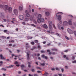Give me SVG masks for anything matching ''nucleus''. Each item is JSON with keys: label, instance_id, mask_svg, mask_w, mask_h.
I'll list each match as a JSON object with an SVG mask.
<instances>
[{"label": "nucleus", "instance_id": "nucleus-1", "mask_svg": "<svg viewBox=\"0 0 76 76\" xmlns=\"http://www.w3.org/2000/svg\"><path fill=\"white\" fill-rule=\"evenodd\" d=\"M0 7L1 8H3L4 10H8L9 12L11 13L12 11V8L11 7H9L7 5H5L4 7L2 5H0Z\"/></svg>", "mask_w": 76, "mask_h": 76}, {"label": "nucleus", "instance_id": "nucleus-2", "mask_svg": "<svg viewBox=\"0 0 76 76\" xmlns=\"http://www.w3.org/2000/svg\"><path fill=\"white\" fill-rule=\"evenodd\" d=\"M60 13H62V14H63V12H58L56 14V17H58V20L60 21V23L61 24L62 23V21L61 20V15H59Z\"/></svg>", "mask_w": 76, "mask_h": 76}, {"label": "nucleus", "instance_id": "nucleus-3", "mask_svg": "<svg viewBox=\"0 0 76 76\" xmlns=\"http://www.w3.org/2000/svg\"><path fill=\"white\" fill-rule=\"evenodd\" d=\"M67 31L69 32V34H73V32L74 33V34L75 37H76V31H72L69 28H68L67 29Z\"/></svg>", "mask_w": 76, "mask_h": 76}, {"label": "nucleus", "instance_id": "nucleus-4", "mask_svg": "<svg viewBox=\"0 0 76 76\" xmlns=\"http://www.w3.org/2000/svg\"><path fill=\"white\" fill-rule=\"evenodd\" d=\"M48 24H49V29H50V31H52V30L53 29V28L52 27V25H53L52 22L51 21H49L48 22Z\"/></svg>", "mask_w": 76, "mask_h": 76}, {"label": "nucleus", "instance_id": "nucleus-5", "mask_svg": "<svg viewBox=\"0 0 76 76\" xmlns=\"http://www.w3.org/2000/svg\"><path fill=\"white\" fill-rule=\"evenodd\" d=\"M58 28L59 29H62V30H63V29H64V28L63 27H60V24H58Z\"/></svg>", "mask_w": 76, "mask_h": 76}, {"label": "nucleus", "instance_id": "nucleus-6", "mask_svg": "<svg viewBox=\"0 0 76 76\" xmlns=\"http://www.w3.org/2000/svg\"><path fill=\"white\" fill-rule=\"evenodd\" d=\"M19 18L20 20H23V16L22 15H20L19 16Z\"/></svg>", "mask_w": 76, "mask_h": 76}, {"label": "nucleus", "instance_id": "nucleus-7", "mask_svg": "<svg viewBox=\"0 0 76 76\" xmlns=\"http://www.w3.org/2000/svg\"><path fill=\"white\" fill-rule=\"evenodd\" d=\"M26 16L27 17H30V16H31V15L29 14L27 12V10L26 11Z\"/></svg>", "mask_w": 76, "mask_h": 76}, {"label": "nucleus", "instance_id": "nucleus-8", "mask_svg": "<svg viewBox=\"0 0 76 76\" xmlns=\"http://www.w3.org/2000/svg\"><path fill=\"white\" fill-rule=\"evenodd\" d=\"M63 25L65 26H67L68 25V22L67 21H65L63 22Z\"/></svg>", "mask_w": 76, "mask_h": 76}, {"label": "nucleus", "instance_id": "nucleus-9", "mask_svg": "<svg viewBox=\"0 0 76 76\" xmlns=\"http://www.w3.org/2000/svg\"><path fill=\"white\" fill-rule=\"evenodd\" d=\"M14 13L15 15L18 14V10L16 9H14Z\"/></svg>", "mask_w": 76, "mask_h": 76}, {"label": "nucleus", "instance_id": "nucleus-10", "mask_svg": "<svg viewBox=\"0 0 76 76\" xmlns=\"http://www.w3.org/2000/svg\"><path fill=\"white\" fill-rule=\"evenodd\" d=\"M68 23L69 25H72V20H68Z\"/></svg>", "mask_w": 76, "mask_h": 76}, {"label": "nucleus", "instance_id": "nucleus-11", "mask_svg": "<svg viewBox=\"0 0 76 76\" xmlns=\"http://www.w3.org/2000/svg\"><path fill=\"white\" fill-rule=\"evenodd\" d=\"M45 29H47L48 28V26L46 24H44L42 26Z\"/></svg>", "mask_w": 76, "mask_h": 76}, {"label": "nucleus", "instance_id": "nucleus-12", "mask_svg": "<svg viewBox=\"0 0 76 76\" xmlns=\"http://www.w3.org/2000/svg\"><path fill=\"white\" fill-rule=\"evenodd\" d=\"M0 57L1 59H2V60H5V59H6L5 58L3 57V55H2L1 54L0 55Z\"/></svg>", "mask_w": 76, "mask_h": 76}, {"label": "nucleus", "instance_id": "nucleus-13", "mask_svg": "<svg viewBox=\"0 0 76 76\" xmlns=\"http://www.w3.org/2000/svg\"><path fill=\"white\" fill-rule=\"evenodd\" d=\"M29 18H26L24 20V22H26V21L27 22H28V21H29Z\"/></svg>", "mask_w": 76, "mask_h": 76}, {"label": "nucleus", "instance_id": "nucleus-14", "mask_svg": "<svg viewBox=\"0 0 76 76\" xmlns=\"http://www.w3.org/2000/svg\"><path fill=\"white\" fill-rule=\"evenodd\" d=\"M37 22L39 23H40L41 22V18L38 19L37 20Z\"/></svg>", "mask_w": 76, "mask_h": 76}, {"label": "nucleus", "instance_id": "nucleus-15", "mask_svg": "<svg viewBox=\"0 0 76 76\" xmlns=\"http://www.w3.org/2000/svg\"><path fill=\"white\" fill-rule=\"evenodd\" d=\"M4 32L5 33H6L7 34H9V33H8L9 32V31H7V30H4Z\"/></svg>", "mask_w": 76, "mask_h": 76}, {"label": "nucleus", "instance_id": "nucleus-16", "mask_svg": "<svg viewBox=\"0 0 76 76\" xmlns=\"http://www.w3.org/2000/svg\"><path fill=\"white\" fill-rule=\"evenodd\" d=\"M42 17V15L41 14H39L38 16V19H41Z\"/></svg>", "mask_w": 76, "mask_h": 76}, {"label": "nucleus", "instance_id": "nucleus-17", "mask_svg": "<svg viewBox=\"0 0 76 76\" xmlns=\"http://www.w3.org/2000/svg\"><path fill=\"white\" fill-rule=\"evenodd\" d=\"M45 14L46 16H49L50 15V13L48 12H45Z\"/></svg>", "mask_w": 76, "mask_h": 76}, {"label": "nucleus", "instance_id": "nucleus-18", "mask_svg": "<svg viewBox=\"0 0 76 76\" xmlns=\"http://www.w3.org/2000/svg\"><path fill=\"white\" fill-rule=\"evenodd\" d=\"M21 69L22 70H23V68L25 67V66L23 64H22L21 65Z\"/></svg>", "mask_w": 76, "mask_h": 76}, {"label": "nucleus", "instance_id": "nucleus-19", "mask_svg": "<svg viewBox=\"0 0 76 76\" xmlns=\"http://www.w3.org/2000/svg\"><path fill=\"white\" fill-rule=\"evenodd\" d=\"M27 59L29 60V54L28 53H27Z\"/></svg>", "mask_w": 76, "mask_h": 76}, {"label": "nucleus", "instance_id": "nucleus-20", "mask_svg": "<svg viewBox=\"0 0 76 76\" xmlns=\"http://www.w3.org/2000/svg\"><path fill=\"white\" fill-rule=\"evenodd\" d=\"M33 17H32V16H31L29 18L30 20L31 21L33 20Z\"/></svg>", "mask_w": 76, "mask_h": 76}, {"label": "nucleus", "instance_id": "nucleus-21", "mask_svg": "<svg viewBox=\"0 0 76 76\" xmlns=\"http://www.w3.org/2000/svg\"><path fill=\"white\" fill-rule=\"evenodd\" d=\"M19 9L20 10H23V7H22V6H20L19 7Z\"/></svg>", "mask_w": 76, "mask_h": 76}, {"label": "nucleus", "instance_id": "nucleus-22", "mask_svg": "<svg viewBox=\"0 0 76 76\" xmlns=\"http://www.w3.org/2000/svg\"><path fill=\"white\" fill-rule=\"evenodd\" d=\"M41 22H44V19L43 18H40Z\"/></svg>", "mask_w": 76, "mask_h": 76}, {"label": "nucleus", "instance_id": "nucleus-23", "mask_svg": "<svg viewBox=\"0 0 76 76\" xmlns=\"http://www.w3.org/2000/svg\"><path fill=\"white\" fill-rule=\"evenodd\" d=\"M52 50L53 51H57V50L56 49H52Z\"/></svg>", "mask_w": 76, "mask_h": 76}, {"label": "nucleus", "instance_id": "nucleus-24", "mask_svg": "<svg viewBox=\"0 0 76 76\" xmlns=\"http://www.w3.org/2000/svg\"><path fill=\"white\" fill-rule=\"evenodd\" d=\"M40 64H41V66H45V63H40Z\"/></svg>", "mask_w": 76, "mask_h": 76}, {"label": "nucleus", "instance_id": "nucleus-25", "mask_svg": "<svg viewBox=\"0 0 76 76\" xmlns=\"http://www.w3.org/2000/svg\"><path fill=\"white\" fill-rule=\"evenodd\" d=\"M14 66L12 65H11V66L7 67L8 68H11V67H13Z\"/></svg>", "mask_w": 76, "mask_h": 76}, {"label": "nucleus", "instance_id": "nucleus-26", "mask_svg": "<svg viewBox=\"0 0 76 76\" xmlns=\"http://www.w3.org/2000/svg\"><path fill=\"white\" fill-rule=\"evenodd\" d=\"M1 16L2 19H4L5 18V16L4 15H1Z\"/></svg>", "mask_w": 76, "mask_h": 76}, {"label": "nucleus", "instance_id": "nucleus-27", "mask_svg": "<svg viewBox=\"0 0 76 76\" xmlns=\"http://www.w3.org/2000/svg\"><path fill=\"white\" fill-rule=\"evenodd\" d=\"M31 26H33V27H34L35 28H36V26L34 24H31Z\"/></svg>", "mask_w": 76, "mask_h": 76}, {"label": "nucleus", "instance_id": "nucleus-28", "mask_svg": "<svg viewBox=\"0 0 76 76\" xmlns=\"http://www.w3.org/2000/svg\"><path fill=\"white\" fill-rule=\"evenodd\" d=\"M53 28L54 29H56V26H55V25L54 24H53Z\"/></svg>", "mask_w": 76, "mask_h": 76}, {"label": "nucleus", "instance_id": "nucleus-29", "mask_svg": "<svg viewBox=\"0 0 76 76\" xmlns=\"http://www.w3.org/2000/svg\"><path fill=\"white\" fill-rule=\"evenodd\" d=\"M34 22L36 24V25L37 24V21H36V20H34Z\"/></svg>", "mask_w": 76, "mask_h": 76}, {"label": "nucleus", "instance_id": "nucleus-30", "mask_svg": "<svg viewBox=\"0 0 76 76\" xmlns=\"http://www.w3.org/2000/svg\"><path fill=\"white\" fill-rule=\"evenodd\" d=\"M1 70H4V71H6V69L3 68L1 69Z\"/></svg>", "mask_w": 76, "mask_h": 76}, {"label": "nucleus", "instance_id": "nucleus-31", "mask_svg": "<svg viewBox=\"0 0 76 76\" xmlns=\"http://www.w3.org/2000/svg\"><path fill=\"white\" fill-rule=\"evenodd\" d=\"M56 35H57V36H58L59 37H60V36H61V35H60V34L58 33L56 34Z\"/></svg>", "mask_w": 76, "mask_h": 76}, {"label": "nucleus", "instance_id": "nucleus-32", "mask_svg": "<svg viewBox=\"0 0 76 76\" xmlns=\"http://www.w3.org/2000/svg\"><path fill=\"white\" fill-rule=\"evenodd\" d=\"M65 38L67 40H69V37H67L65 36Z\"/></svg>", "mask_w": 76, "mask_h": 76}, {"label": "nucleus", "instance_id": "nucleus-33", "mask_svg": "<svg viewBox=\"0 0 76 76\" xmlns=\"http://www.w3.org/2000/svg\"><path fill=\"white\" fill-rule=\"evenodd\" d=\"M36 69H40V70H42V69H41V68L39 67H36Z\"/></svg>", "mask_w": 76, "mask_h": 76}, {"label": "nucleus", "instance_id": "nucleus-34", "mask_svg": "<svg viewBox=\"0 0 76 76\" xmlns=\"http://www.w3.org/2000/svg\"><path fill=\"white\" fill-rule=\"evenodd\" d=\"M38 48L39 49V50H41V46H40V45H39L38 46Z\"/></svg>", "mask_w": 76, "mask_h": 76}, {"label": "nucleus", "instance_id": "nucleus-35", "mask_svg": "<svg viewBox=\"0 0 76 76\" xmlns=\"http://www.w3.org/2000/svg\"><path fill=\"white\" fill-rule=\"evenodd\" d=\"M34 15L36 16H38V14H37V13H35L34 14Z\"/></svg>", "mask_w": 76, "mask_h": 76}, {"label": "nucleus", "instance_id": "nucleus-36", "mask_svg": "<svg viewBox=\"0 0 76 76\" xmlns=\"http://www.w3.org/2000/svg\"><path fill=\"white\" fill-rule=\"evenodd\" d=\"M35 48H36V47L34 46L33 47V48L31 49V50H34V49H35Z\"/></svg>", "mask_w": 76, "mask_h": 76}, {"label": "nucleus", "instance_id": "nucleus-37", "mask_svg": "<svg viewBox=\"0 0 76 76\" xmlns=\"http://www.w3.org/2000/svg\"><path fill=\"white\" fill-rule=\"evenodd\" d=\"M27 38L28 39H32V37H27Z\"/></svg>", "mask_w": 76, "mask_h": 76}, {"label": "nucleus", "instance_id": "nucleus-38", "mask_svg": "<svg viewBox=\"0 0 76 76\" xmlns=\"http://www.w3.org/2000/svg\"><path fill=\"white\" fill-rule=\"evenodd\" d=\"M12 20H13V21H15L16 20V19L13 18H12Z\"/></svg>", "mask_w": 76, "mask_h": 76}, {"label": "nucleus", "instance_id": "nucleus-39", "mask_svg": "<svg viewBox=\"0 0 76 76\" xmlns=\"http://www.w3.org/2000/svg\"><path fill=\"white\" fill-rule=\"evenodd\" d=\"M52 54H53V55H55V54H56V53L53 52Z\"/></svg>", "mask_w": 76, "mask_h": 76}, {"label": "nucleus", "instance_id": "nucleus-40", "mask_svg": "<svg viewBox=\"0 0 76 76\" xmlns=\"http://www.w3.org/2000/svg\"><path fill=\"white\" fill-rule=\"evenodd\" d=\"M72 60H75V56H72Z\"/></svg>", "mask_w": 76, "mask_h": 76}, {"label": "nucleus", "instance_id": "nucleus-41", "mask_svg": "<svg viewBox=\"0 0 76 76\" xmlns=\"http://www.w3.org/2000/svg\"><path fill=\"white\" fill-rule=\"evenodd\" d=\"M31 44L32 45H34V42H31Z\"/></svg>", "mask_w": 76, "mask_h": 76}, {"label": "nucleus", "instance_id": "nucleus-42", "mask_svg": "<svg viewBox=\"0 0 76 76\" xmlns=\"http://www.w3.org/2000/svg\"><path fill=\"white\" fill-rule=\"evenodd\" d=\"M35 42L37 43V42H38V41L37 40H35L34 41Z\"/></svg>", "mask_w": 76, "mask_h": 76}, {"label": "nucleus", "instance_id": "nucleus-43", "mask_svg": "<svg viewBox=\"0 0 76 76\" xmlns=\"http://www.w3.org/2000/svg\"><path fill=\"white\" fill-rule=\"evenodd\" d=\"M42 57L43 58H44L45 57V55H43L42 56Z\"/></svg>", "mask_w": 76, "mask_h": 76}, {"label": "nucleus", "instance_id": "nucleus-44", "mask_svg": "<svg viewBox=\"0 0 76 76\" xmlns=\"http://www.w3.org/2000/svg\"><path fill=\"white\" fill-rule=\"evenodd\" d=\"M41 53H45V51H43V50H42L41 51Z\"/></svg>", "mask_w": 76, "mask_h": 76}, {"label": "nucleus", "instance_id": "nucleus-45", "mask_svg": "<svg viewBox=\"0 0 76 76\" xmlns=\"http://www.w3.org/2000/svg\"><path fill=\"white\" fill-rule=\"evenodd\" d=\"M22 23L23 25H26V23H25V22H22Z\"/></svg>", "mask_w": 76, "mask_h": 76}, {"label": "nucleus", "instance_id": "nucleus-46", "mask_svg": "<svg viewBox=\"0 0 76 76\" xmlns=\"http://www.w3.org/2000/svg\"><path fill=\"white\" fill-rule=\"evenodd\" d=\"M68 51H69V50H65L64 51V52H65V53H67V52H68Z\"/></svg>", "mask_w": 76, "mask_h": 76}, {"label": "nucleus", "instance_id": "nucleus-47", "mask_svg": "<svg viewBox=\"0 0 76 76\" xmlns=\"http://www.w3.org/2000/svg\"><path fill=\"white\" fill-rule=\"evenodd\" d=\"M45 58L46 60H47V59H48V58L46 56L45 57Z\"/></svg>", "mask_w": 76, "mask_h": 76}, {"label": "nucleus", "instance_id": "nucleus-48", "mask_svg": "<svg viewBox=\"0 0 76 76\" xmlns=\"http://www.w3.org/2000/svg\"><path fill=\"white\" fill-rule=\"evenodd\" d=\"M76 61H75L72 62V63H76Z\"/></svg>", "mask_w": 76, "mask_h": 76}, {"label": "nucleus", "instance_id": "nucleus-49", "mask_svg": "<svg viewBox=\"0 0 76 76\" xmlns=\"http://www.w3.org/2000/svg\"><path fill=\"white\" fill-rule=\"evenodd\" d=\"M56 70H58V71L60 70L59 69H58V68H56Z\"/></svg>", "mask_w": 76, "mask_h": 76}, {"label": "nucleus", "instance_id": "nucleus-50", "mask_svg": "<svg viewBox=\"0 0 76 76\" xmlns=\"http://www.w3.org/2000/svg\"><path fill=\"white\" fill-rule=\"evenodd\" d=\"M14 42V41H13V40L9 41L10 42Z\"/></svg>", "mask_w": 76, "mask_h": 76}, {"label": "nucleus", "instance_id": "nucleus-51", "mask_svg": "<svg viewBox=\"0 0 76 76\" xmlns=\"http://www.w3.org/2000/svg\"><path fill=\"white\" fill-rule=\"evenodd\" d=\"M31 71L33 72H35V70H34V69H31Z\"/></svg>", "mask_w": 76, "mask_h": 76}, {"label": "nucleus", "instance_id": "nucleus-52", "mask_svg": "<svg viewBox=\"0 0 76 76\" xmlns=\"http://www.w3.org/2000/svg\"><path fill=\"white\" fill-rule=\"evenodd\" d=\"M18 61H16L15 62V64H18Z\"/></svg>", "mask_w": 76, "mask_h": 76}, {"label": "nucleus", "instance_id": "nucleus-53", "mask_svg": "<svg viewBox=\"0 0 76 76\" xmlns=\"http://www.w3.org/2000/svg\"><path fill=\"white\" fill-rule=\"evenodd\" d=\"M0 26H2V27L3 28H4V26L3 25H0Z\"/></svg>", "mask_w": 76, "mask_h": 76}, {"label": "nucleus", "instance_id": "nucleus-54", "mask_svg": "<svg viewBox=\"0 0 76 76\" xmlns=\"http://www.w3.org/2000/svg\"><path fill=\"white\" fill-rule=\"evenodd\" d=\"M61 71H62V72H63V71H64V69H61Z\"/></svg>", "mask_w": 76, "mask_h": 76}, {"label": "nucleus", "instance_id": "nucleus-55", "mask_svg": "<svg viewBox=\"0 0 76 76\" xmlns=\"http://www.w3.org/2000/svg\"><path fill=\"white\" fill-rule=\"evenodd\" d=\"M37 73H41V71H37Z\"/></svg>", "mask_w": 76, "mask_h": 76}, {"label": "nucleus", "instance_id": "nucleus-56", "mask_svg": "<svg viewBox=\"0 0 76 76\" xmlns=\"http://www.w3.org/2000/svg\"><path fill=\"white\" fill-rule=\"evenodd\" d=\"M51 70H55V69L54 68H52L51 69Z\"/></svg>", "mask_w": 76, "mask_h": 76}, {"label": "nucleus", "instance_id": "nucleus-57", "mask_svg": "<svg viewBox=\"0 0 76 76\" xmlns=\"http://www.w3.org/2000/svg\"><path fill=\"white\" fill-rule=\"evenodd\" d=\"M47 51L48 53H50V50H47Z\"/></svg>", "mask_w": 76, "mask_h": 76}, {"label": "nucleus", "instance_id": "nucleus-58", "mask_svg": "<svg viewBox=\"0 0 76 76\" xmlns=\"http://www.w3.org/2000/svg\"><path fill=\"white\" fill-rule=\"evenodd\" d=\"M66 56L65 55H64V58H66Z\"/></svg>", "mask_w": 76, "mask_h": 76}, {"label": "nucleus", "instance_id": "nucleus-59", "mask_svg": "<svg viewBox=\"0 0 76 76\" xmlns=\"http://www.w3.org/2000/svg\"><path fill=\"white\" fill-rule=\"evenodd\" d=\"M65 69H68V66H66Z\"/></svg>", "mask_w": 76, "mask_h": 76}, {"label": "nucleus", "instance_id": "nucleus-60", "mask_svg": "<svg viewBox=\"0 0 76 76\" xmlns=\"http://www.w3.org/2000/svg\"><path fill=\"white\" fill-rule=\"evenodd\" d=\"M35 63H36V64H37V65H38V62H36Z\"/></svg>", "mask_w": 76, "mask_h": 76}, {"label": "nucleus", "instance_id": "nucleus-61", "mask_svg": "<svg viewBox=\"0 0 76 76\" xmlns=\"http://www.w3.org/2000/svg\"><path fill=\"white\" fill-rule=\"evenodd\" d=\"M29 76H33V75H31V74H29L28 75Z\"/></svg>", "mask_w": 76, "mask_h": 76}, {"label": "nucleus", "instance_id": "nucleus-62", "mask_svg": "<svg viewBox=\"0 0 76 76\" xmlns=\"http://www.w3.org/2000/svg\"><path fill=\"white\" fill-rule=\"evenodd\" d=\"M43 44H45L46 43V42H43Z\"/></svg>", "mask_w": 76, "mask_h": 76}, {"label": "nucleus", "instance_id": "nucleus-63", "mask_svg": "<svg viewBox=\"0 0 76 76\" xmlns=\"http://www.w3.org/2000/svg\"><path fill=\"white\" fill-rule=\"evenodd\" d=\"M3 20L4 21V22H6V20L5 19H4Z\"/></svg>", "mask_w": 76, "mask_h": 76}, {"label": "nucleus", "instance_id": "nucleus-64", "mask_svg": "<svg viewBox=\"0 0 76 76\" xmlns=\"http://www.w3.org/2000/svg\"><path fill=\"white\" fill-rule=\"evenodd\" d=\"M34 76H38V75H37V74H34Z\"/></svg>", "mask_w": 76, "mask_h": 76}]
</instances>
